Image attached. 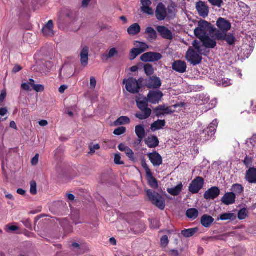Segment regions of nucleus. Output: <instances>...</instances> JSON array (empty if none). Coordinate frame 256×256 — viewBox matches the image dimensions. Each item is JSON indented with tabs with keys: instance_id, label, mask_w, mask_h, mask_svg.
Masks as SVG:
<instances>
[{
	"instance_id": "1",
	"label": "nucleus",
	"mask_w": 256,
	"mask_h": 256,
	"mask_svg": "<svg viewBox=\"0 0 256 256\" xmlns=\"http://www.w3.org/2000/svg\"><path fill=\"white\" fill-rule=\"evenodd\" d=\"M218 125V120H214L206 129L196 134V140L204 142L210 140L215 134Z\"/></svg>"
},
{
	"instance_id": "2",
	"label": "nucleus",
	"mask_w": 256,
	"mask_h": 256,
	"mask_svg": "<svg viewBox=\"0 0 256 256\" xmlns=\"http://www.w3.org/2000/svg\"><path fill=\"white\" fill-rule=\"evenodd\" d=\"M194 42L196 43V41H194ZM194 46L198 50L196 51L191 48L188 49L186 52V58L188 62L194 66H196L201 62L202 57L200 54L199 52L200 48L198 44H194Z\"/></svg>"
},
{
	"instance_id": "3",
	"label": "nucleus",
	"mask_w": 256,
	"mask_h": 256,
	"mask_svg": "<svg viewBox=\"0 0 256 256\" xmlns=\"http://www.w3.org/2000/svg\"><path fill=\"white\" fill-rule=\"evenodd\" d=\"M142 78L136 80L134 78H130L123 80V84H126V90L130 93L134 94L139 92L142 86Z\"/></svg>"
},
{
	"instance_id": "4",
	"label": "nucleus",
	"mask_w": 256,
	"mask_h": 256,
	"mask_svg": "<svg viewBox=\"0 0 256 256\" xmlns=\"http://www.w3.org/2000/svg\"><path fill=\"white\" fill-rule=\"evenodd\" d=\"M146 194L150 200L156 207L161 210L165 208V200L164 198L156 192L148 190L146 192Z\"/></svg>"
},
{
	"instance_id": "5",
	"label": "nucleus",
	"mask_w": 256,
	"mask_h": 256,
	"mask_svg": "<svg viewBox=\"0 0 256 256\" xmlns=\"http://www.w3.org/2000/svg\"><path fill=\"white\" fill-rule=\"evenodd\" d=\"M210 28V24L205 20L198 22V27L194 30V34L198 38L206 35Z\"/></svg>"
},
{
	"instance_id": "6",
	"label": "nucleus",
	"mask_w": 256,
	"mask_h": 256,
	"mask_svg": "<svg viewBox=\"0 0 256 256\" xmlns=\"http://www.w3.org/2000/svg\"><path fill=\"white\" fill-rule=\"evenodd\" d=\"M204 184V180L200 176L193 180L189 186V190L192 194H197L202 188Z\"/></svg>"
},
{
	"instance_id": "7",
	"label": "nucleus",
	"mask_w": 256,
	"mask_h": 256,
	"mask_svg": "<svg viewBox=\"0 0 256 256\" xmlns=\"http://www.w3.org/2000/svg\"><path fill=\"white\" fill-rule=\"evenodd\" d=\"M162 58V56L156 52H148L141 56L140 60L144 62H154Z\"/></svg>"
},
{
	"instance_id": "8",
	"label": "nucleus",
	"mask_w": 256,
	"mask_h": 256,
	"mask_svg": "<svg viewBox=\"0 0 256 256\" xmlns=\"http://www.w3.org/2000/svg\"><path fill=\"white\" fill-rule=\"evenodd\" d=\"M163 96L162 92L160 90H150L148 94V100L152 104H158Z\"/></svg>"
},
{
	"instance_id": "9",
	"label": "nucleus",
	"mask_w": 256,
	"mask_h": 256,
	"mask_svg": "<svg viewBox=\"0 0 256 256\" xmlns=\"http://www.w3.org/2000/svg\"><path fill=\"white\" fill-rule=\"evenodd\" d=\"M196 9L198 14L203 18L207 17L209 14V8L206 2L200 1L196 4Z\"/></svg>"
},
{
	"instance_id": "10",
	"label": "nucleus",
	"mask_w": 256,
	"mask_h": 256,
	"mask_svg": "<svg viewBox=\"0 0 256 256\" xmlns=\"http://www.w3.org/2000/svg\"><path fill=\"white\" fill-rule=\"evenodd\" d=\"M162 86L160 79L156 76H150L146 80V86L149 88L156 89Z\"/></svg>"
},
{
	"instance_id": "11",
	"label": "nucleus",
	"mask_w": 256,
	"mask_h": 256,
	"mask_svg": "<svg viewBox=\"0 0 256 256\" xmlns=\"http://www.w3.org/2000/svg\"><path fill=\"white\" fill-rule=\"evenodd\" d=\"M156 29L162 38L168 40H172L173 38L172 32L166 27L164 26H158Z\"/></svg>"
},
{
	"instance_id": "12",
	"label": "nucleus",
	"mask_w": 256,
	"mask_h": 256,
	"mask_svg": "<svg viewBox=\"0 0 256 256\" xmlns=\"http://www.w3.org/2000/svg\"><path fill=\"white\" fill-rule=\"evenodd\" d=\"M216 26L222 32H227L230 29L232 24L230 22L226 19L220 18L216 22Z\"/></svg>"
},
{
	"instance_id": "13",
	"label": "nucleus",
	"mask_w": 256,
	"mask_h": 256,
	"mask_svg": "<svg viewBox=\"0 0 256 256\" xmlns=\"http://www.w3.org/2000/svg\"><path fill=\"white\" fill-rule=\"evenodd\" d=\"M245 180L249 184H256V168H250L246 171Z\"/></svg>"
},
{
	"instance_id": "14",
	"label": "nucleus",
	"mask_w": 256,
	"mask_h": 256,
	"mask_svg": "<svg viewBox=\"0 0 256 256\" xmlns=\"http://www.w3.org/2000/svg\"><path fill=\"white\" fill-rule=\"evenodd\" d=\"M148 156L154 166H158L162 164V157L158 152L155 151L150 153Z\"/></svg>"
},
{
	"instance_id": "15",
	"label": "nucleus",
	"mask_w": 256,
	"mask_h": 256,
	"mask_svg": "<svg viewBox=\"0 0 256 256\" xmlns=\"http://www.w3.org/2000/svg\"><path fill=\"white\" fill-rule=\"evenodd\" d=\"M220 194V190L218 187L214 186L209 188L204 194V198L206 200H214Z\"/></svg>"
},
{
	"instance_id": "16",
	"label": "nucleus",
	"mask_w": 256,
	"mask_h": 256,
	"mask_svg": "<svg viewBox=\"0 0 256 256\" xmlns=\"http://www.w3.org/2000/svg\"><path fill=\"white\" fill-rule=\"evenodd\" d=\"M89 48L87 46L82 47L80 53V64L83 67H86L88 62Z\"/></svg>"
},
{
	"instance_id": "17",
	"label": "nucleus",
	"mask_w": 256,
	"mask_h": 256,
	"mask_svg": "<svg viewBox=\"0 0 256 256\" xmlns=\"http://www.w3.org/2000/svg\"><path fill=\"white\" fill-rule=\"evenodd\" d=\"M186 64L184 61L177 60L174 62L172 64V69L180 73H184L186 72Z\"/></svg>"
},
{
	"instance_id": "18",
	"label": "nucleus",
	"mask_w": 256,
	"mask_h": 256,
	"mask_svg": "<svg viewBox=\"0 0 256 256\" xmlns=\"http://www.w3.org/2000/svg\"><path fill=\"white\" fill-rule=\"evenodd\" d=\"M118 150L124 152L126 156L132 161H134L136 160L134 152L128 146H126L124 144H120L118 146Z\"/></svg>"
},
{
	"instance_id": "19",
	"label": "nucleus",
	"mask_w": 256,
	"mask_h": 256,
	"mask_svg": "<svg viewBox=\"0 0 256 256\" xmlns=\"http://www.w3.org/2000/svg\"><path fill=\"white\" fill-rule=\"evenodd\" d=\"M236 194L233 192H226L222 198V202L226 205L233 204L236 201Z\"/></svg>"
},
{
	"instance_id": "20",
	"label": "nucleus",
	"mask_w": 256,
	"mask_h": 256,
	"mask_svg": "<svg viewBox=\"0 0 256 256\" xmlns=\"http://www.w3.org/2000/svg\"><path fill=\"white\" fill-rule=\"evenodd\" d=\"M156 14L159 20H164L166 16V12L165 6L162 3L159 4L156 8Z\"/></svg>"
},
{
	"instance_id": "21",
	"label": "nucleus",
	"mask_w": 256,
	"mask_h": 256,
	"mask_svg": "<svg viewBox=\"0 0 256 256\" xmlns=\"http://www.w3.org/2000/svg\"><path fill=\"white\" fill-rule=\"evenodd\" d=\"M199 39L201 40L204 46L206 48H212L216 45L215 39L212 38H210L206 35L204 36L203 38H200Z\"/></svg>"
},
{
	"instance_id": "22",
	"label": "nucleus",
	"mask_w": 256,
	"mask_h": 256,
	"mask_svg": "<svg viewBox=\"0 0 256 256\" xmlns=\"http://www.w3.org/2000/svg\"><path fill=\"white\" fill-rule=\"evenodd\" d=\"M53 22L50 20L43 27L42 32L43 34L46 36H52L54 34L53 30Z\"/></svg>"
},
{
	"instance_id": "23",
	"label": "nucleus",
	"mask_w": 256,
	"mask_h": 256,
	"mask_svg": "<svg viewBox=\"0 0 256 256\" xmlns=\"http://www.w3.org/2000/svg\"><path fill=\"white\" fill-rule=\"evenodd\" d=\"M146 144L150 148H155L159 144V140L155 136H149L145 140Z\"/></svg>"
},
{
	"instance_id": "24",
	"label": "nucleus",
	"mask_w": 256,
	"mask_h": 256,
	"mask_svg": "<svg viewBox=\"0 0 256 256\" xmlns=\"http://www.w3.org/2000/svg\"><path fill=\"white\" fill-rule=\"evenodd\" d=\"M214 218L208 214H204L201 218V224L205 228H209L214 222Z\"/></svg>"
},
{
	"instance_id": "25",
	"label": "nucleus",
	"mask_w": 256,
	"mask_h": 256,
	"mask_svg": "<svg viewBox=\"0 0 256 256\" xmlns=\"http://www.w3.org/2000/svg\"><path fill=\"white\" fill-rule=\"evenodd\" d=\"M148 100L146 98H138L136 100L138 107L141 111H146V110H151L148 108Z\"/></svg>"
},
{
	"instance_id": "26",
	"label": "nucleus",
	"mask_w": 256,
	"mask_h": 256,
	"mask_svg": "<svg viewBox=\"0 0 256 256\" xmlns=\"http://www.w3.org/2000/svg\"><path fill=\"white\" fill-rule=\"evenodd\" d=\"M166 126V121L164 120H158L153 122L150 126V130L152 132L162 128Z\"/></svg>"
},
{
	"instance_id": "27",
	"label": "nucleus",
	"mask_w": 256,
	"mask_h": 256,
	"mask_svg": "<svg viewBox=\"0 0 256 256\" xmlns=\"http://www.w3.org/2000/svg\"><path fill=\"white\" fill-rule=\"evenodd\" d=\"M145 33L147 34V38L150 42H152L157 38V34L156 31L152 27H148Z\"/></svg>"
},
{
	"instance_id": "28",
	"label": "nucleus",
	"mask_w": 256,
	"mask_h": 256,
	"mask_svg": "<svg viewBox=\"0 0 256 256\" xmlns=\"http://www.w3.org/2000/svg\"><path fill=\"white\" fill-rule=\"evenodd\" d=\"M140 26L138 24L135 23L132 24L128 28V32L130 35L134 36L140 32Z\"/></svg>"
},
{
	"instance_id": "29",
	"label": "nucleus",
	"mask_w": 256,
	"mask_h": 256,
	"mask_svg": "<svg viewBox=\"0 0 256 256\" xmlns=\"http://www.w3.org/2000/svg\"><path fill=\"white\" fill-rule=\"evenodd\" d=\"M183 185L182 182L178 184L174 188H168V192L171 195L174 196H176L178 195L182 190Z\"/></svg>"
},
{
	"instance_id": "30",
	"label": "nucleus",
	"mask_w": 256,
	"mask_h": 256,
	"mask_svg": "<svg viewBox=\"0 0 256 256\" xmlns=\"http://www.w3.org/2000/svg\"><path fill=\"white\" fill-rule=\"evenodd\" d=\"M198 231V228H194L182 230L181 234L185 238H190L193 236Z\"/></svg>"
},
{
	"instance_id": "31",
	"label": "nucleus",
	"mask_w": 256,
	"mask_h": 256,
	"mask_svg": "<svg viewBox=\"0 0 256 256\" xmlns=\"http://www.w3.org/2000/svg\"><path fill=\"white\" fill-rule=\"evenodd\" d=\"M186 214L188 218L192 220H194L198 218V212L196 208H190L187 210Z\"/></svg>"
},
{
	"instance_id": "32",
	"label": "nucleus",
	"mask_w": 256,
	"mask_h": 256,
	"mask_svg": "<svg viewBox=\"0 0 256 256\" xmlns=\"http://www.w3.org/2000/svg\"><path fill=\"white\" fill-rule=\"evenodd\" d=\"M142 112L136 113V118L140 120H144L149 118L152 114L151 110H146V111H142Z\"/></svg>"
},
{
	"instance_id": "33",
	"label": "nucleus",
	"mask_w": 256,
	"mask_h": 256,
	"mask_svg": "<svg viewBox=\"0 0 256 256\" xmlns=\"http://www.w3.org/2000/svg\"><path fill=\"white\" fill-rule=\"evenodd\" d=\"M130 122V119L126 116H122L118 118L114 122L116 126L125 124Z\"/></svg>"
},
{
	"instance_id": "34",
	"label": "nucleus",
	"mask_w": 256,
	"mask_h": 256,
	"mask_svg": "<svg viewBox=\"0 0 256 256\" xmlns=\"http://www.w3.org/2000/svg\"><path fill=\"white\" fill-rule=\"evenodd\" d=\"M236 215L232 213H224L220 216L219 220H236Z\"/></svg>"
},
{
	"instance_id": "35",
	"label": "nucleus",
	"mask_w": 256,
	"mask_h": 256,
	"mask_svg": "<svg viewBox=\"0 0 256 256\" xmlns=\"http://www.w3.org/2000/svg\"><path fill=\"white\" fill-rule=\"evenodd\" d=\"M135 132L138 137L142 138L146 136V131L144 126L142 124L136 126Z\"/></svg>"
},
{
	"instance_id": "36",
	"label": "nucleus",
	"mask_w": 256,
	"mask_h": 256,
	"mask_svg": "<svg viewBox=\"0 0 256 256\" xmlns=\"http://www.w3.org/2000/svg\"><path fill=\"white\" fill-rule=\"evenodd\" d=\"M244 188L242 184H234L232 186V190L233 192H235L236 195H240L244 192Z\"/></svg>"
},
{
	"instance_id": "37",
	"label": "nucleus",
	"mask_w": 256,
	"mask_h": 256,
	"mask_svg": "<svg viewBox=\"0 0 256 256\" xmlns=\"http://www.w3.org/2000/svg\"><path fill=\"white\" fill-rule=\"evenodd\" d=\"M150 186L154 188H158V184L156 179L153 176L152 174L151 175H146Z\"/></svg>"
},
{
	"instance_id": "38",
	"label": "nucleus",
	"mask_w": 256,
	"mask_h": 256,
	"mask_svg": "<svg viewBox=\"0 0 256 256\" xmlns=\"http://www.w3.org/2000/svg\"><path fill=\"white\" fill-rule=\"evenodd\" d=\"M30 84L32 88L36 92H41L44 90V86L42 84H36L35 82L32 79H30Z\"/></svg>"
},
{
	"instance_id": "39",
	"label": "nucleus",
	"mask_w": 256,
	"mask_h": 256,
	"mask_svg": "<svg viewBox=\"0 0 256 256\" xmlns=\"http://www.w3.org/2000/svg\"><path fill=\"white\" fill-rule=\"evenodd\" d=\"M224 40L230 45H233L236 42V38L234 36L230 33L226 34Z\"/></svg>"
},
{
	"instance_id": "40",
	"label": "nucleus",
	"mask_w": 256,
	"mask_h": 256,
	"mask_svg": "<svg viewBox=\"0 0 256 256\" xmlns=\"http://www.w3.org/2000/svg\"><path fill=\"white\" fill-rule=\"evenodd\" d=\"M134 45L137 46V48L142 53L145 52L148 48V46L144 43L138 42H136Z\"/></svg>"
},
{
	"instance_id": "41",
	"label": "nucleus",
	"mask_w": 256,
	"mask_h": 256,
	"mask_svg": "<svg viewBox=\"0 0 256 256\" xmlns=\"http://www.w3.org/2000/svg\"><path fill=\"white\" fill-rule=\"evenodd\" d=\"M142 54L140 51L136 48H133L132 49L130 52V59L134 60L138 56Z\"/></svg>"
},
{
	"instance_id": "42",
	"label": "nucleus",
	"mask_w": 256,
	"mask_h": 256,
	"mask_svg": "<svg viewBox=\"0 0 256 256\" xmlns=\"http://www.w3.org/2000/svg\"><path fill=\"white\" fill-rule=\"evenodd\" d=\"M164 106V108L162 110L164 115L174 113L175 111L174 110V108H176L177 106L176 105H174L172 106H166L165 105Z\"/></svg>"
},
{
	"instance_id": "43",
	"label": "nucleus",
	"mask_w": 256,
	"mask_h": 256,
	"mask_svg": "<svg viewBox=\"0 0 256 256\" xmlns=\"http://www.w3.org/2000/svg\"><path fill=\"white\" fill-rule=\"evenodd\" d=\"M226 32H222L221 30H218L214 34V39L217 40H224L225 37Z\"/></svg>"
},
{
	"instance_id": "44",
	"label": "nucleus",
	"mask_w": 256,
	"mask_h": 256,
	"mask_svg": "<svg viewBox=\"0 0 256 256\" xmlns=\"http://www.w3.org/2000/svg\"><path fill=\"white\" fill-rule=\"evenodd\" d=\"M118 52L116 50V48H112L109 50L108 54H106L104 56L106 58V60H108L118 55Z\"/></svg>"
},
{
	"instance_id": "45",
	"label": "nucleus",
	"mask_w": 256,
	"mask_h": 256,
	"mask_svg": "<svg viewBox=\"0 0 256 256\" xmlns=\"http://www.w3.org/2000/svg\"><path fill=\"white\" fill-rule=\"evenodd\" d=\"M144 70L148 76H151L154 72L152 66L150 64H146L144 66Z\"/></svg>"
},
{
	"instance_id": "46",
	"label": "nucleus",
	"mask_w": 256,
	"mask_h": 256,
	"mask_svg": "<svg viewBox=\"0 0 256 256\" xmlns=\"http://www.w3.org/2000/svg\"><path fill=\"white\" fill-rule=\"evenodd\" d=\"M248 216L247 210L246 208H242L239 210L238 212V218L240 220H244Z\"/></svg>"
},
{
	"instance_id": "47",
	"label": "nucleus",
	"mask_w": 256,
	"mask_h": 256,
	"mask_svg": "<svg viewBox=\"0 0 256 256\" xmlns=\"http://www.w3.org/2000/svg\"><path fill=\"white\" fill-rule=\"evenodd\" d=\"M169 243V240L168 237L166 236H162L160 240V244L162 248H165L168 245Z\"/></svg>"
},
{
	"instance_id": "48",
	"label": "nucleus",
	"mask_w": 256,
	"mask_h": 256,
	"mask_svg": "<svg viewBox=\"0 0 256 256\" xmlns=\"http://www.w3.org/2000/svg\"><path fill=\"white\" fill-rule=\"evenodd\" d=\"M208 2L213 6L220 8L224 4L223 0H208Z\"/></svg>"
},
{
	"instance_id": "49",
	"label": "nucleus",
	"mask_w": 256,
	"mask_h": 256,
	"mask_svg": "<svg viewBox=\"0 0 256 256\" xmlns=\"http://www.w3.org/2000/svg\"><path fill=\"white\" fill-rule=\"evenodd\" d=\"M164 108V106L161 105L156 107L154 109V112L156 113V115L158 117H160L162 115H164L163 113V108Z\"/></svg>"
},
{
	"instance_id": "50",
	"label": "nucleus",
	"mask_w": 256,
	"mask_h": 256,
	"mask_svg": "<svg viewBox=\"0 0 256 256\" xmlns=\"http://www.w3.org/2000/svg\"><path fill=\"white\" fill-rule=\"evenodd\" d=\"M126 132V128L125 127L121 126L116 128L114 132V134L116 136H120L125 133Z\"/></svg>"
},
{
	"instance_id": "51",
	"label": "nucleus",
	"mask_w": 256,
	"mask_h": 256,
	"mask_svg": "<svg viewBox=\"0 0 256 256\" xmlns=\"http://www.w3.org/2000/svg\"><path fill=\"white\" fill-rule=\"evenodd\" d=\"M30 192L33 195H35L37 193L36 183L35 181L33 180L30 182Z\"/></svg>"
},
{
	"instance_id": "52",
	"label": "nucleus",
	"mask_w": 256,
	"mask_h": 256,
	"mask_svg": "<svg viewBox=\"0 0 256 256\" xmlns=\"http://www.w3.org/2000/svg\"><path fill=\"white\" fill-rule=\"evenodd\" d=\"M66 16L67 18H70V20H74L77 17L76 12L73 10L68 11Z\"/></svg>"
},
{
	"instance_id": "53",
	"label": "nucleus",
	"mask_w": 256,
	"mask_h": 256,
	"mask_svg": "<svg viewBox=\"0 0 256 256\" xmlns=\"http://www.w3.org/2000/svg\"><path fill=\"white\" fill-rule=\"evenodd\" d=\"M4 229L7 232H14L18 230L19 228L16 226L6 225L5 226Z\"/></svg>"
},
{
	"instance_id": "54",
	"label": "nucleus",
	"mask_w": 256,
	"mask_h": 256,
	"mask_svg": "<svg viewBox=\"0 0 256 256\" xmlns=\"http://www.w3.org/2000/svg\"><path fill=\"white\" fill-rule=\"evenodd\" d=\"M220 85L226 87L232 84V80L228 78H223L220 82Z\"/></svg>"
},
{
	"instance_id": "55",
	"label": "nucleus",
	"mask_w": 256,
	"mask_h": 256,
	"mask_svg": "<svg viewBox=\"0 0 256 256\" xmlns=\"http://www.w3.org/2000/svg\"><path fill=\"white\" fill-rule=\"evenodd\" d=\"M142 11L147 14L152 15L154 11L150 7H141Z\"/></svg>"
},
{
	"instance_id": "56",
	"label": "nucleus",
	"mask_w": 256,
	"mask_h": 256,
	"mask_svg": "<svg viewBox=\"0 0 256 256\" xmlns=\"http://www.w3.org/2000/svg\"><path fill=\"white\" fill-rule=\"evenodd\" d=\"M114 163L116 164H123L124 162L121 160V156L120 154H116L114 155Z\"/></svg>"
},
{
	"instance_id": "57",
	"label": "nucleus",
	"mask_w": 256,
	"mask_h": 256,
	"mask_svg": "<svg viewBox=\"0 0 256 256\" xmlns=\"http://www.w3.org/2000/svg\"><path fill=\"white\" fill-rule=\"evenodd\" d=\"M250 142L254 150L256 151V134L254 135L250 140Z\"/></svg>"
},
{
	"instance_id": "58",
	"label": "nucleus",
	"mask_w": 256,
	"mask_h": 256,
	"mask_svg": "<svg viewBox=\"0 0 256 256\" xmlns=\"http://www.w3.org/2000/svg\"><path fill=\"white\" fill-rule=\"evenodd\" d=\"M100 146L98 144H96L94 146H90V152H88L89 154H92L95 152L96 150L100 149Z\"/></svg>"
},
{
	"instance_id": "59",
	"label": "nucleus",
	"mask_w": 256,
	"mask_h": 256,
	"mask_svg": "<svg viewBox=\"0 0 256 256\" xmlns=\"http://www.w3.org/2000/svg\"><path fill=\"white\" fill-rule=\"evenodd\" d=\"M142 168L145 170L146 175H151V173L152 172L148 168V166L144 161L142 162Z\"/></svg>"
},
{
	"instance_id": "60",
	"label": "nucleus",
	"mask_w": 256,
	"mask_h": 256,
	"mask_svg": "<svg viewBox=\"0 0 256 256\" xmlns=\"http://www.w3.org/2000/svg\"><path fill=\"white\" fill-rule=\"evenodd\" d=\"M243 162L246 166H248L252 164V158L251 157L246 156Z\"/></svg>"
},
{
	"instance_id": "61",
	"label": "nucleus",
	"mask_w": 256,
	"mask_h": 256,
	"mask_svg": "<svg viewBox=\"0 0 256 256\" xmlns=\"http://www.w3.org/2000/svg\"><path fill=\"white\" fill-rule=\"evenodd\" d=\"M199 100L202 102L203 104L208 103L210 100L208 97L204 96V94L200 95Z\"/></svg>"
},
{
	"instance_id": "62",
	"label": "nucleus",
	"mask_w": 256,
	"mask_h": 256,
	"mask_svg": "<svg viewBox=\"0 0 256 256\" xmlns=\"http://www.w3.org/2000/svg\"><path fill=\"white\" fill-rule=\"evenodd\" d=\"M96 80L94 77L91 76L90 78V86L92 89L96 88Z\"/></svg>"
},
{
	"instance_id": "63",
	"label": "nucleus",
	"mask_w": 256,
	"mask_h": 256,
	"mask_svg": "<svg viewBox=\"0 0 256 256\" xmlns=\"http://www.w3.org/2000/svg\"><path fill=\"white\" fill-rule=\"evenodd\" d=\"M31 84H30V82L28 83H23L22 84V88L27 91H30L32 90L30 88Z\"/></svg>"
},
{
	"instance_id": "64",
	"label": "nucleus",
	"mask_w": 256,
	"mask_h": 256,
	"mask_svg": "<svg viewBox=\"0 0 256 256\" xmlns=\"http://www.w3.org/2000/svg\"><path fill=\"white\" fill-rule=\"evenodd\" d=\"M142 7H150L152 4V2L150 0H142Z\"/></svg>"
}]
</instances>
